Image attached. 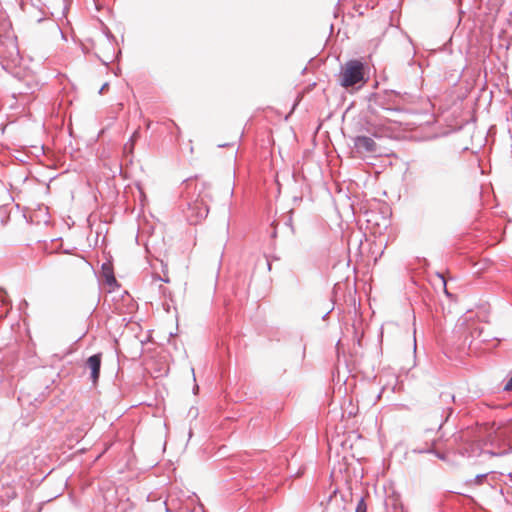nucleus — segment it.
<instances>
[{
  "mask_svg": "<svg viewBox=\"0 0 512 512\" xmlns=\"http://www.w3.org/2000/svg\"><path fill=\"white\" fill-rule=\"evenodd\" d=\"M404 97L395 90H384L371 93L368 96V112L377 117H382V112H401L403 110Z\"/></svg>",
  "mask_w": 512,
  "mask_h": 512,
  "instance_id": "1",
  "label": "nucleus"
},
{
  "mask_svg": "<svg viewBox=\"0 0 512 512\" xmlns=\"http://www.w3.org/2000/svg\"><path fill=\"white\" fill-rule=\"evenodd\" d=\"M486 445H489L490 448L483 449L482 455L499 457L512 452V423L498 428L493 434H490Z\"/></svg>",
  "mask_w": 512,
  "mask_h": 512,
  "instance_id": "2",
  "label": "nucleus"
},
{
  "mask_svg": "<svg viewBox=\"0 0 512 512\" xmlns=\"http://www.w3.org/2000/svg\"><path fill=\"white\" fill-rule=\"evenodd\" d=\"M366 64L360 59H351L341 66L339 83L348 88L365 84L368 80Z\"/></svg>",
  "mask_w": 512,
  "mask_h": 512,
  "instance_id": "3",
  "label": "nucleus"
},
{
  "mask_svg": "<svg viewBox=\"0 0 512 512\" xmlns=\"http://www.w3.org/2000/svg\"><path fill=\"white\" fill-rule=\"evenodd\" d=\"M182 212L186 220L191 225L199 223L205 219L209 213L208 205L199 198L194 200H186L181 204Z\"/></svg>",
  "mask_w": 512,
  "mask_h": 512,
  "instance_id": "4",
  "label": "nucleus"
},
{
  "mask_svg": "<svg viewBox=\"0 0 512 512\" xmlns=\"http://www.w3.org/2000/svg\"><path fill=\"white\" fill-rule=\"evenodd\" d=\"M449 165L446 162L435 163L430 172L429 186L435 194H441L447 183Z\"/></svg>",
  "mask_w": 512,
  "mask_h": 512,
  "instance_id": "5",
  "label": "nucleus"
},
{
  "mask_svg": "<svg viewBox=\"0 0 512 512\" xmlns=\"http://www.w3.org/2000/svg\"><path fill=\"white\" fill-rule=\"evenodd\" d=\"M354 149L361 155H373L379 150L378 144L373 138L366 135H357L352 138Z\"/></svg>",
  "mask_w": 512,
  "mask_h": 512,
  "instance_id": "6",
  "label": "nucleus"
},
{
  "mask_svg": "<svg viewBox=\"0 0 512 512\" xmlns=\"http://www.w3.org/2000/svg\"><path fill=\"white\" fill-rule=\"evenodd\" d=\"M102 363V354L96 353L87 358L85 366L90 369V379L93 385L99 381Z\"/></svg>",
  "mask_w": 512,
  "mask_h": 512,
  "instance_id": "7",
  "label": "nucleus"
},
{
  "mask_svg": "<svg viewBox=\"0 0 512 512\" xmlns=\"http://www.w3.org/2000/svg\"><path fill=\"white\" fill-rule=\"evenodd\" d=\"M102 272H103V276H104V279H105V283L110 286V287H118L119 284L113 274V271L111 270V268L109 267L108 264L104 263L102 265Z\"/></svg>",
  "mask_w": 512,
  "mask_h": 512,
  "instance_id": "8",
  "label": "nucleus"
},
{
  "mask_svg": "<svg viewBox=\"0 0 512 512\" xmlns=\"http://www.w3.org/2000/svg\"><path fill=\"white\" fill-rule=\"evenodd\" d=\"M292 213H293V210H290L288 212V214L283 215L281 221L278 222L277 226L282 224L285 228H288L290 230L291 234H294L295 230L292 225Z\"/></svg>",
  "mask_w": 512,
  "mask_h": 512,
  "instance_id": "9",
  "label": "nucleus"
},
{
  "mask_svg": "<svg viewBox=\"0 0 512 512\" xmlns=\"http://www.w3.org/2000/svg\"><path fill=\"white\" fill-rule=\"evenodd\" d=\"M140 138V132L139 130H135L131 137L129 138L128 142L124 145V150L128 151L129 153L133 152L134 145L136 141Z\"/></svg>",
  "mask_w": 512,
  "mask_h": 512,
  "instance_id": "10",
  "label": "nucleus"
},
{
  "mask_svg": "<svg viewBox=\"0 0 512 512\" xmlns=\"http://www.w3.org/2000/svg\"><path fill=\"white\" fill-rule=\"evenodd\" d=\"M355 512H367V504L364 497H361L357 503Z\"/></svg>",
  "mask_w": 512,
  "mask_h": 512,
  "instance_id": "11",
  "label": "nucleus"
},
{
  "mask_svg": "<svg viewBox=\"0 0 512 512\" xmlns=\"http://www.w3.org/2000/svg\"><path fill=\"white\" fill-rule=\"evenodd\" d=\"M412 452L416 453V454H431L432 452H435V449L433 447L414 448V449H412Z\"/></svg>",
  "mask_w": 512,
  "mask_h": 512,
  "instance_id": "12",
  "label": "nucleus"
},
{
  "mask_svg": "<svg viewBox=\"0 0 512 512\" xmlns=\"http://www.w3.org/2000/svg\"><path fill=\"white\" fill-rule=\"evenodd\" d=\"M0 301L3 305H10V301L7 299V293L4 289H0Z\"/></svg>",
  "mask_w": 512,
  "mask_h": 512,
  "instance_id": "13",
  "label": "nucleus"
},
{
  "mask_svg": "<svg viewBox=\"0 0 512 512\" xmlns=\"http://www.w3.org/2000/svg\"><path fill=\"white\" fill-rule=\"evenodd\" d=\"M486 478H487V474H486V473H484V474H478V475H476V476L474 477V480H473V481H474V483H475L476 485H481V484L484 482V480H485Z\"/></svg>",
  "mask_w": 512,
  "mask_h": 512,
  "instance_id": "14",
  "label": "nucleus"
},
{
  "mask_svg": "<svg viewBox=\"0 0 512 512\" xmlns=\"http://www.w3.org/2000/svg\"><path fill=\"white\" fill-rule=\"evenodd\" d=\"M440 398L443 402H447L448 400H454V395L443 392L440 394Z\"/></svg>",
  "mask_w": 512,
  "mask_h": 512,
  "instance_id": "15",
  "label": "nucleus"
},
{
  "mask_svg": "<svg viewBox=\"0 0 512 512\" xmlns=\"http://www.w3.org/2000/svg\"><path fill=\"white\" fill-rule=\"evenodd\" d=\"M436 275H437V277H439V278L442 280L443 285H444V291H445L446 295H447V296H450V294L448 293V291H447V289H446V279H445V277H444V274H443V273H441V272H437V273H436Z\"/></svg>",
  "mask_w": 512,
  "mask_h": 512,
  "instance_id": "16",
  "label": "nucleus"
},
{
  "mask_svg": "<svg viewBox=\"0 0 512 512\" xmlns=\"http://www.w3.org/2000/svg\"><path fill=\"white\" fill-rule=\"evenodd\" d=\"M105 35L109 41H111V42L117 41L116 37L112 34V32L108 28H106V30H105Z\"/></svg>",
  "mask_w": 512,
  "mask_h": 512,
  "instance_id": "17",
  "label": "nucleus"
},
{
  "mask_svg": "<svg viewBox=\"0 0 512 512\" xmlns=\"http://www.w3.org/2000/svg\"><path fill=\"white\" fill-rule=\"evenodd\" d=\"M431 454H434L437 458L441 459V460H445L446 456L445 454L439 452V451H436L435 452H432Z\"/></svg>",
  "mask_w": 512,
  "mask_h": 512,
  "instance_id": "18",
  "label": "nucleus"
},
{
  "mask_svg": "<svg viewBox=\"0 0 512 512\" xmlns=\"http://www.w3.org/2000/svg\"><path fill=\"white\" fill-rule=\"evenodd\" d=\"M108 86H109V85H108V83H104V84L101 86V88H100V90H99V93H100V94L104 93V91L108 88Z\"/></svg>",
  "mask_w": 512,
  "mask_h": 512,
  "instance_id": "19",
  "label": "nucleus"
},
{
  "mask_svg": "<svg viewBox=\"0 0 512 512\" xmlns=\"http://www.w3.org/2000/svg\"><path fill=\"white\" fill-rule=\"evenodd\" d=\"M27 306H28V302L25 299H23L20 303V309H22L23 307H27Z\"/></svg>",
  "mask_w": 512,
  "mask_h": 512,
  "instance_id": "20",
  "label": "nucleus"
},
{
  "mask_svg": "<svg viewBox=\"0 0 512 512\" xmlns=\"http://www.w3.org/2000/svg\"><path fill=\"white\" fill-rule=\"evenodd\" d=\"M198 390H199V386L197 384H195L193 387V393L197 394Z\"/></svg>",
  "mask_w": 512,
  "mask_h": 512,
  "instance_id": "21",
  "label": "nucleus"
},
{
  "mask_svg": "<svg viewBox=\"0 0 512 512\" xmlns=\"http://www.w3.org/2000/svg\"><path fill=\"white\" fill-rule=\"evenodd\" d=\"M338 492V490H334L333 493L328 497V501H331L333 496Z\"/></svg>",
  "mask_w": 512,
  "mask_h": 512,
  "instance_id": "22",
  "label": "nucleus"
},
{
  "mask_svg": "<svg viewBox=\"0 0 512 512\" xmlns=\"http://www.w3.org/2000/svg\"><path fill=\"white\" fill-rule=\"evenodd\" d=\"M301 200H302V197H297V196H295V197L293 198V201H294V202H296V203L300 202Z\"/></svg>",
  "mask_w": 512,
  "mask_h": 512,
  "instance_id": "23",
  "label": "nucleus"
},
{
  "mask_svg": "<svg viewBox=\"0 0 512 512\" xmlns=\"http://www.w3.org/2000/svg\"><path fill=\"white\" fill-rule=\"evenodd\" d=\"M277 236V228H274L272 234H271V237L272 238H275Z\"/></svg>",
  "mask_w": 512,
  "mask_h": 512,
  "instance_id": "24",
  "label": "nucleus"
},
{
  "mask_svg": "<svg viewBox=\"0 0 512 512\" xmlns=\"http://www.w3.org/2000/svg\"><path fill=\"white\" fill-rule=\"evenodd\" d=\"M229 145H230V144H228V143H224V144H219V145H218V147H219V148H222V147H226V146H229Z\"/></svg>",
  "mask_w": 512,
  "mask_h": 512,
  "instance_id": "25",
  "label": "nucleus"
},
{
  "mask_svg": "<svg viewBox=\"0 0 512 512\" xmlns=\"http://www.w3.org/2000/svg\"><path fill=\"white\" fill-rule=\"evenodd\" d=\"M189 181H190V179H186L183 181V184H185V186L187 187L189 185Z\"/></svg>",
  "mask_w": 512,
  "mask_h": 512,
  "instance_id": "26",
  "label": "nucleus"
},
{
  "mask_svg": "<svg viewBox=\"0 0 512 512\" xmlns=\"http://www.w3.org/2000/svg\"><path fill=\"white\" fill-rule=\"evenodd\" d=\"M158 279L164 281L165 283L169 282V279H162L161 277H158Z\"/></svg>",
  "mask_w": 512,
  "mask_h": 512,
  "instance_id": "27",
  "label": "nucleus"
},
{
  "mask_svg": "<svg viewBox=\"0 0 512 512\" xmlns=\"http://www.w3.org/2000/svg\"><path fill=\"white\" fill-rule=\"evenodd\" d=\"M165 506H166V512H170V509H169V507L167 506L166 503H165Z\"/></svg>",
  "mask_w": 512,
  "mask_h": 512,
  "instance_id": "28",
  "label": "nucleus"
},
{
  "mask_svg": "<svg viewBox=\"0 0 512 512\" xmlns=\"http://www.w3.org/2000/svg\"><path fill=\"white\" fill-rule=\"evenodd\" d=\"M414 63H415L414 59H411L410 65H412Z\"/></svg>",
  "mask_w": 512,
  "mask_h": 512,
  "instance_id": "29",
  "label": "nucleus"
},
{
  "mask_svg": "<svg viewBox=\"0 0 512 512\" xmlns=\"http://www.w3.org/2000/svg\"><path fill=\"white\" fill-rule=\"evenodd\" d=\"M191 436H192V430L190 429V431H189V437H191Z\"/></svg>",
  "mask_w": 512,
  "mask_h": 512,
  "instance_id": "30",
  "label": "nucleus"
},
{
  "mask_svg": "<svg viewBox=\"0 0 512 512\" xmlns=\"http://www.w3.org/2000/svg\"><path fill=\"white\" fill-rule=\"evenodd\" d=\"M509 477H510V478H511V480H512V474H509Z\"/></svg>",
  "mask_w": 512,
  "mask_h": 512,
  "instance_id": "31",
  "label": "nucleus"
},
{
  "mask_svg": "<svg viewBox=\"0 0 512 512\" xmlns=\"http://www.w3.org/2000/svg\"><path fill=\"white\" fill-rule=\"evenodd\" d=\"M192 512V511H191Z\"/></svg>",
  "mask_w": 512,
  "mask_h": 512,
  "instance_id": "32",
  "label": "nucleus"
}]
</instances>
